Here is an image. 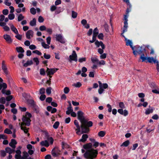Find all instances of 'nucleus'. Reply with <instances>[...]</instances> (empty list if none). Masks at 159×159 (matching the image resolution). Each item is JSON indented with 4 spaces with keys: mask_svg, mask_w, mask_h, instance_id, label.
I'll list each match as a JSON object with an SVG mask.
<instances>
[{
    "mask_svg": "<svg viewBox=\"0 0 159 159\" xmlns=\"http://www.w3.org/2000/svg\"><path fill=\"white\" fill-rule=\"evenodd\" d=\"M84 113L81 111H79L77 113V119L81 123V128L82 133H87L89 131V127L93 126V123L92 121H88L85 118Z\"/></svg>",
    "mask_w": 159,
    "mask_h": 159,
    "instance_id": "nucleus-1",
    "label": "nucleus"
},
{
    "mask_svg": "<svg viewBox=\"0 0 159 159\" xmlns=\"http://www.w3.org/2000/svg\"><path fill=\"white\" fill-rule=\"evenodd\" d=\"M92 143H89L84 144L83 148L87 150L84 154V157L87 159H94L97 156L98 151L92 148Z\"/></svg>",
    "mask_w": 159,
    "mask_h": 159,
    "instance_id": "nucleus-2",
    "label": "nucleus"
},
{
    "mask_svg": "<svg viewBox=\"0 0 159 159\" xmlns=\"http://www.w3.org/2000/svg\"><path fill=\"white\" fill-rule=\"evenodd\" d=\"M135 49L138 50V54L141 55L143 54H147L145 46L144 45L140 46L139 45L135 46Z\"/></svg>",
    "mask_w": 159,
    "mask_h": 159,
    "instance_id": "nucleus-3",
    "label": "nucleus"
},
{
    "mask_svg": "<svg viewBox=\"0 0 159 159\" xmlns=\"http://www.w3.org/2000/svg\"><path fill=\"white\" fill-rule=\"evenodd\" d=\"M69 61L70 62H71L72 61L76 62L77 61V56L75 51H73L72 55L69 56Z\"/></svg>",
    "mask_w": 159,
    "mask_h": 159,
    "instance_id": "nucleus-4",
    "label": "nucleus"
},
{
    "mask_svg": "<svg viewBox=\"0 0 159 159\" xmlns=\"http://www.w3.org/2000/svg\"><path fill=\"white\" fill-rule=\"evenodd\" d=\"M27 103L33 109H34L35 111L36 110L38 106H36V104L35 103L34 101L33 100L28 99L27 100Z\"/></svg>",
    "mask_w": 159,
    "mask_h": 159,
    "instance_id": "nucleus-5",
    "label": "nucleus"
},
{
    "mask_svg": "<svg viewBox=\"0 0 159 159\" xmlns=\"http://www.w3.org/2000/svg\"><path fill=\"white\" fill-rule=\"evenodd\" d=\"M22 120L23 122L22 123L24 124V125H25L27 126H30L31 121V120L30 118H28L27 117L25 116H23Z\"/></svg>",
    "mask_w": 159,
    "mask_h": 159,
    "instance_id": "nucleus-6",
    "label": "nucleus"
},
{
    "mask_svg": "<svg viewBox=\"0 0 159 159\" xmlns=\"http://www.w3.org/2000/svg\"><path fill=\"white\" fill-rule=\"evenodd\" d=\"M58 70V69L56 68H47V69L46 71L47 73V75H53Z\"/></svg>",
    "mask_w": 159,
    "mask_h": 159,
    "instance_id": "nucleus-7",
    "label": "nucleus"
},
{
    "mask_svg": "<svg viewBox=\"0 0 159 159\" xmlns=\"http://www.w3.org/2000/svg\"><path fill=\"white\" fill-rule=\"evenodd\" d=\"M56 40L62 43H65V39H63L61 34H57L56 35Z\"/></svg>",
    "mask_w": 159,
    "mask_h": 159,
    "instance_id": "nucleus-8",
    "label": "nucleus"
},
{
    "mask_svg": "<svg viewBox=\"0 0 159 159\" xmlns=\"http://www.w3.org/2000/svg\"><path fill=\"white\" fill-rule=\"evenodd\" d=\"M3 38L8 43H11L13 41L10 36L8 34H4L3 35Z\"/></svg>",
    "mask_w": 159,
    "mask_h": 159,
    "instance_id": "nucleus-9",
    "label": "nucleus"
},
{
    "mask_svg": "<svg viewBox=\"0 0 159 159\" xmlns=\"http://www.w3.org/2000/svg\"><path fill=\"white\" fill-rule=\"evenodd\" d=\"M95 44L98 47H99L100 46H101L102 48V49H105V45L103 43V42L101 41H99L98 40H97L96 42H95Z\"/></svg>",
    "mask_w": 159,
    "mask_h": 159,
    "instance_id": "nucleus-10",
    "label": "nucleus"
},
{
    "mask_svg": "<svg viewBox=\"0 0 159 159\" xmlns=\"http://www.w3.org/2000/svg\"><path fill=\"white\" fill-rule=\"evenodd\" d=\"M118 112L121 115H124V116H126L128 114V111L126 110H125L124 111L122 109H119L118 110Z\"/></svg>",
    "mask_w": 159,
    "mask_h": 159,
    "instance_id": "nucleus-11",
    "label": "nucleus"
},
{
    "mask_svg": "<svg viewBox=\"0 0 159 159\" xmlns=\"http://www.w3.org/2000/svg\"><path fill=\"white\" fill-rule=\"evenodd\" d=\"M33 31L31 30H28L26 34V38L28 39H31L30 36L32 37L33 35Z\"/></svg>",
    "mask_w": 159,
    "mask_h": 159,
    "instance_id": "nucleus-12",
    "label": "nucleus"
},
{
    "mask_svg": "<svg viewBox=\"0 0 159 159\" xmlns=\"http://www.w3.org/2000/svg\"><path fill=\"white\" fill-rule=\"evenodd\" d=\"M17 142L15 139H12L11 140V142L9 143V145L13 149L16 148V145L17 144Z\"/></svg>",
    "mask_w": 159,
    "mask_h": 159,
    "instance_id": "nucleus-13",
    "label": "nucleus"
},
{
    "mask_svg": "<svg viewBox=\"0 0 159 159\" xmlns=\"http://www.w3.org/2000/svg\"><path fill=\"white\" fill-rule=\"evenodd\" d=\"M74 124L77 127V129H76L75 130H77L76 133L78 134L80 131V128H81V126H80L79 125V123L78 121L76 120H75L74 121Z\"/></svg>",
    "mask_w": 159,
    "mask_h": 159,
    "instance_id": "nucleus-14",
    "label": "nucleus"
},
{
    "mask_svg": "<svg viewBox=\"0 0 159 159\" xmlns=\"http://www.w3.org/2000/svg\"><path fill=\"white\" fill-rule=\"evenodd\" d=\"M128 20H124V25L123 26L122 34H124L125 32L127 31V28L128 27Z\"/></svg>",
    "mask_w": 159,
    "mask_h": 159,
    "instance_id": "nucleus-15",
    "label": "nucleus"
},
{
    "mask_svg": "<svg viewBox=\"0 0 159 159\" xmlns=\"http://www.w3.org/2000/svg\"><path fill=\"white\" fill-rule=\"evenodd\" d=\"M88 138V136L87 134H83L82 136L81 139L79 140V142H85L87 139Z\"/></svg>",
    "mask_w": 159,
    "mask_h": 159,
    "instance_id": "nucleus-16",
    "label": "nucleus"
},
{
    "mask_svg": "<svg viewBox=\"0 0 159 159\" xmlns=\"http://www.w3.org/2000/svg\"><path fill=\"white\" fill-rule=\"evenodd\" d=\"M149 107L150 108L147 109L145 112V114L146 115H148L150 113H152L153 112L154 108H153V107H151L150 106H149Z\"/></svg>",
    "mask_w": 159,
    "mask_h": 159,
    "instance_id": "nucleus-17",
    "label": "nucleus"
},
{
    "mask_svg": "<svg viewBox=\"0 0 159 159\" xmlns=\"http://www.w3.org/2000/svg\"><path fill=\"white\" fill-rule=\"evenodd\" d=\"M6 152L9 153V154H11L15 152L14 149H11L10 148L7 147L5 148Z\"/></svg>",
    "mask_w": 159,
    "mask_h": 159,
    "instance_id": "nucleus-18",
    "label": "nucleus"
},
{
    "mask_svg": "<svg viewBox=\"0 0 159 159\" xmlns=\"http://www.w3.org/2000/svg\"><path fill=\"white\" fill-rule=\"evenodd\" d=\"M40 144L41 146H44L48 147L49 146V144L48 140H45V141H42L40 143Z\"/></svg>",
    "mask_w": 159,
    "mask_h": 159,
    "instance_id": "nucleus-19",
    "label": "nucleus"
},
{
    "mask_svg": "<svg viewBox=\"0 0 159 159\" xmlns=\"http://www.w3.org/2000/svg\"><path fill=\"white\" fill-rule=\"evenodd\" d=\"M11 29L12 31L15 34H18V32L16 28L14 26L13 24H11L10 25Z\"/></svg>",
    "mask_w": 159,
    "mask_h": 159,
    "instance_id": "nucleus-20",
    "label": "nucleus"
},
{
    "mask_svg": "<svg viewBox=\"0 0 159 159\" xmlns=\"http://www.w3.org/2000/svg\"><path fill=\"white\" fill-rule=\"evenodd\" d=\"M24 125V124L23 123H21V126H20L21 129L22 130H23L24 131V132L25 133L27 134L28 132V131L27 129L26 128V127H24L23 126Z\"/></svg>",
    "mask_w": 159,
    "mask_h": 159,
    "instance_id": "nucleus-21",
    "label": "nucleus"
},
{
    "mask_svg": "<svg viewBox=\"0 0 159 159\" xmlns=\"http://www.w3.org/2000/svg\"><path fill=\"white\" fill-rule=\"evenodd\" d=\"M46 136L48 140L50 142L51 144H53L54 141L53 138L52 137H49V135L48 134H46Z\"/></svg>",
    "mask_w": 159,
    "mask_h": 159,
    "instance_id": "nucleus-22",
    "label": "nucleus"
},
{
    "mask_svg": "<svg viewBox=\"0 0 159 159\" xmlns=\"http://www.w3.org/2000/svg\"><path fill=\"white\" fill-rule=\"evenodd\" d=\"M145 54H143L141 55L140 58L142 59V62H145L147 63V61L148 60V57H145Z\"/></svg>",
    "mask_w": 159,
    "mask_h": 159,
    "instance_id": "nucleus-23",
    "label": "nucleus"
},
{
    "mask_svg": "<svg viewBox=\"0 0 159 159\" xmlns=\"http://www.w3.org/2000/svg\"><path fill=\"white\" fill-rule=\"evenodd\" d=\"M16 51L18 52L23 53L24 52V50L21 47H17L16 48Z\"/></svg>",
    "mask_w": 159,
    "mask_h": 159,
    "instance_id": "nucleus-24",
    "label": "nucleus"
},
{
    "mask_svg": "<svg viewBox=\"0 0 159 159\" xmlns=\"http://www.w3.org/2000/svg\"><path fill=\"white\" fill-rule=\"evenodd\" d=\"M125 41L126 42V45L127 46H129L130 47L132 45V42L131 41L127 39L126 38H125Z\"/></svg>",
    "mask_w": 159,
    "mask_h": 159,
    "instance_id": "nucleus-25",
    "label": "nucleus"
},
{
    "mask_svg": "<svg viewBox=\"0 0 159 159\" xmlns=\"http://www.w3.org/2000/svg\"><path fill=\"white\" fill-rule=\"evenodd\" d=\"M23 155L22 157V159H26L29 156L28 153L26 151H25L23 152Z\"/></svg>",
    "mask_w": 159,
    "mask_h": 159,
    "instance_id": "nucleus-26",
    "label": "nucleus"
},
{
    "mask_svg": "<svg viewBox=\"0 0 159 159\" xmlns=\"http://www.w3.org/2000/svg\"><path fill=\"white\" fill-rule=\"evenodd\" d=\"M33 64V62L32 60L28 61L26 63H24L23 66L25 67H27Z\"/></svg>",
    "mask_w": 159,
    "mask_h": 159,
    "instance_id": "nucleus-27",
    "label": "nucleus"
},
{
    "mask_svg": "<svg viewBox=\"0 0 159 159\" xmlns=\"http://www.w3.org/2000/svg\"><path fill=\"white\" fill-rule=\"evenodd\" d=\"M30 25L32 26H34L36 25V19L35 18H34L30 22Z\"/></svg>",
    "mask_w": 159,
    "mask_h": 159,
    "instance_id": "nucleus-28",
    "label": "nucleus"
},
{
    "mask_svg": "<svg viewBox=\"0 0 159 159\" xmlns=\"http://www.w3.org/2000/svg\"><path fill=\"white\" fill-rule=\"evenodd\" d=\"M106 133L105 131H100L98 134V136L99 137H103L105 135Z\"/></svg>",
    "mask_w": 159,
    "mask_h": 159,
    "instance_id": "nucleus-29",
    "label": "nucleus"
},
{
    "mask_svg": "<svg viewBox=\"0 0 159 159\" xmlns=\"http://www.w3.org/2000/svg\"><path fill=\"white\" fill-rule=\"evenodd\" d=\"M91 61H92V62L93 63H97V64H98V63L99 61L98 59L96 58H94L93 57H92L91 58Z\"/></svg>",
    "mask_w": 159,
    "mask_h": 159,
    "instance_id": "nucleus-30",
    "label": "nucleus"
},
{
    "mask_svg": "<svg viewBox=\"0 0 159 159\" xmlns=\"http://www.w3.org/2000/svg\"><path fill=\"white\" fill-rule=\"evenodd\" d=\"M42 46L45 49L48 48L49 49L50 48V46L48 45L49 44H47L45 43L44 42H42L41 43Z\"/></svg>",
    "mask_w": 159,
    "mask_h": 159,
    "instance_id": "nucleus-31",
    "label": "nucleus"
},
{
    "mask_svg": "<svg viewBox=\"0 0 159 159\" xmlns=\"http://www.w3.org/2000/svg\"><path fill=\"white\" fill-rule=\"evenodd\" d=\"M129 144V140H126L121 145V146H124L125 147L128 146Z\"/></svg>",
    "mask_w": 159,
    "mask_h": 159,
    "instance_id": "nucleus-32",
    "label": "nucleus"
},
{
    "mask_svg": "<svg viewBox=\"0 0 159 159\" xmlns=\"http://www.w3.org/2000/svg\"><path fill=\"white\" fill-rule=\"evenodd\" d=\"M7 87V84L5 83H3L2 84L0 83V90H1L2 88L4 89H6Z\"/></svg>",
    "mask_w": 159,
    "mask_h": 159,
    "instance_id": "nucleus-33",
    "label": "nucleus"
},
{
    "mask_svg": "<svg viewBox=\"0 0 159 159\" xmlns=\"http://www.w3.org/2000/svg\"><path fill=\"white\" fill-rule=\"evenodd\" d=\"M67 110L66 111V113L67 115H69L70 114L71 112H72L73 110L72 108L70 107H68L67 108Z\"/></svg>",
    "mask_w": 159,
    "mask_h": 159,
    "instance_id": "nucleus-34",
    "label": "nucleus"
},
{
    "mask_svg": "<svg viewBox=\"0 0 159 159\" xmlns=\"http://www.w3.org/2000/svg\"><path fill=\"white\" fill-rule=\"evenodd\" d=\"M59 125V122H56L53 125V128L55 129H57Z\"/></svg>",
    "mask_w": 159,
    "mask_h": 159,
    "instance_id": "nucleus-35",
    "label": "nucleus"
},
{
    "mask_svg": "<svg viewBox=\"0 0 159 159\" xmlns=\"http://www.w3.org/2000/svg\"><path fill=\"white\" fill-rule=\"evenodd\" d=\"M52 89V88L51 87H48L47 89L46 90V92L48 95H49L51 93Z\"/></svg>",
    "mask_w": 159,
    "mask_h": 159,
    "instance_id": "nucleus-36",
    "label": "nucleus"
},
{
    "mask_svg": "<svg viewBox=\"0 0 159 159\" xmlns=\"http://www.w3.org/2000/svg\"><path fill=\"white\" fill-rule=\"evenodd\" d=\"M24 18V17L21 14H19V15L18 17V21H20Z\"/></svg>",
    "mask_w": 159,
    "mask_h": 159,
    "instance_id": "nucleus-37",
    "label": "nucleus"
},
{
    "mask_svg": "<svg viewBox=\"0 0 159 159\" xmlns=\"http://www.w3.org/2000/svg\"><path fill=\"white\" fill-rule=\"evenodd\" d=\"M8 17L10 20H12L15 18V15L13 13L10 14L8 16Z\"/></svg>",
    "mask_w": 159,
    "mask_h": 159,
    "instance_id": "nucleus-38",
    "label": "nucleus"
},
{
    "mask_svg": "<svg viewBox=\"0 0 159 159\" xmlns=\"http://www.w3.org/2000/svg\"><path fill=\"white\" fill-rule=\"evenodd\" d=\"M4 133L7 134H12V132L8 128H6L5 129Z\"/></svg>",
    "mask_w": 159,
    "mask_h": 159,
    "instance_id": "nucleus-39",
    "label": "nucleus"
},
{
    "mask_svg": "<svg viewBox=\"0 0 159 159\" xmlns=\"http://www.w3.org/2000/svg\"><path fill=\"white\" fill-rule=\"evenodd\" d=\"M55 148H53L51 152L52 154L54 157H57L59 156L58 154L56 153V152L54 151Z\"/></svg>",
    "mask_w": 159,
    "mask_h": 159,
    "instance_id": "nucleus-40",
    "label": "nucleus"
},
{
    "mask_svg": "<svg viewBox=\"0 0 159 159\" xmlns=\"http://www.w3.org/2000/svg\"><path fill=\"white\" fill-rule=\"evenodd\" d=\"M98 33L99 32L98 29L97 27H96L93 30V34L98 35Z\"/></svg>",
    "mask_w": 159,
    "mask_h": 159,
    "instance_id": "nucleus-41",
    "label": "nucleus"
},
{
    "mask_svg": "<svg viewBox=\"0 0 159 159\" xmlns=\"http://www.w3.org/2000/svg\"><path fill=\"white\" fill-rule=\"evenodd\" d=\"M40 74L41 75H45V72L44 68H41L40 70Z\"/></svg>",
    "mask_w": 159,
    "mask_h": 159,
    "instance_id": "nucleus-42",
    "label": "nucleus"
},
{
    "mask_svg": "<svg viewBox=\"0 0 159 159\" xmlns=\"http://www.w3.org/2000/svg\"><path fill=\"white\" fill-rule=\"evenodd\" d=\"M77 13L74 11H72V17L73 18H75L77 17Z\"/></svg>",
    "mask_w": 159,
    "mask_h": 159,
    "instance_id": "nucleus-43",
    "label": "nucleus"
},
{
    "mask_svg": "<svg viewBox=\"0 0 159 159\" xmlns=\"http://www.w3.org/2000/svg\"><path fill=\"white\" fill-rule=\"evenodd\" d=\"M30 13L33 15H35L36 13V11L34 7H32L30 9Z\"/></svg>",
    "mask_w": 159,
    "mask_h": 159,
    "instance_id": "nucleus-44",
    "label": "nucleus"
},
{
    "mask_svg": "<svg viewBox=\"0 0 159 159\" xmlns=\"http://www.w3.org/2000/svg\"><path fill=\"white\" fill-rule=\"evenodd\" d=\"M119 106L121 109L125 108V104L122 102H120L119 103Z\"/></svg>",
    "mask_w": 159,
    "mask_h": 159,
    "instance_id": "nucleus-45",
    "label": "nucleus"
},
{
    "mask_svg": "<svg viewBox=\"0 0 159 159\" xmlns=\"http://www.w3.org/2000/svg\"><path fill=\"white\" fill-rule=\"evenodd\" d=\"M54 148H55V152L58 154V155H60L61 151L60 150L59 148L58 147H55Z\"/></svg>",
    "mask_w": 159,
    "mask_h": 159,
    "instance_id": "nucleus-46",
    "label": "nucleus"
},
{
    "mask_svg": "<svg viewBox=\"0 0 159 159\" xmlns=\"http://www.w3.org/2000/svg\"><path fill=\"white\" fill-rule=\"evenodd\" d=\"M45 93V89L43 88H41L39 90V94H43Z\"/></svg>",
    "mask_w": 159,
    "mask_h": 159,
    "instance_id": "nucleus-47",
    "label": "nucleus"
},
{
    "mask_svg": "<svg viewBox=\"0 0 159 159\" xmlns=\"http://www.w3.org/2000/svg\"><path fill=\"white\" fill-rule=\"evenodd\" d=\"M6 102V99L4 97H2L0 98V103L4 104Z\"/></svg>",
    "mask_w": 159,
    "mask_h": 159,
    "instance_id": "nucleus-48",
    "label": "nucleus"
},
{
    "mask_svg": "<svg viewBox=\"0 0 159 159\" xmlns=\"http://www.w3.org/2000/svg\"><path fill=\"white\" fill-rule=\"evenodd\" d=\"M70 91V89L68 87H65L64 89V92L65 94H67Z\"/></svg>",
    "mask_w": 159,
    "mask_h": 159,
    "instance_id": "nucleus-49",
    "label": "nucleus"
},
{
    "mask_svg": "<svg viewBox=\"0 0 159 159\" xmlns=\"http://www.w3.org/2000/svg\"><path fill=\"white\" fill-rule=\"evenodd\" d=\"M153 58L152 57H148V60L147 61V63L148 62L150 63H152L153 61Z\"/></svg>",
    "mask_w": 159,
    "mask_h": 159,
    "instance_id": "nucleus-50",
    "label": "nucleus"
},
{
    "mask_svg": "<svg viewBox=\"0 0 159 159\" xmlns=\"http://www.w3.org/2000/svg\"><path fill=\"white\" fill-rule=\"evenodd\" d=\"M104 37V35L102 33H100L98 35V38L101 40H103Z\"/></svg>",
    "mask_w": 159,
    "mask_h": 159,
    "instance_id": "nucleus-51",
    "label": "nucleus"
},
{
    "mask_svg": "<svg viewBox=\"0 0 159 159\" xmlns=\"http://www.w3.org/2000/svg\"><path fill=\"white\" fill-rule=\"evenodd\" d=\"M34 61L36 63V65H39V59L37 57L34 58L33 59Z\"/></svg>",
    "mask_w": 159,
    "mask_h": 159,
    "instance_id": "nucleus-52",
    "label": "nucleus"
},
{
    "mask_svg": "<svg viewBox=\"0 0 159 159\" xmlns=\"http://www.w3.org/2000/svg\"><path fill=\"white\" fill-rule=\"evenodd\" d=\"M16 35L15 36V37L19 40H21L22 38V36L19 34H16Z\"/></svg>",
    "mask_w": 159,
    "mask_h": 159,
    "instance_id": "nucleus-53",
    "label": "nucleus"
},
{
    "mask_svg": "<svg viewBox=\"0 0 159 159\" xmlns=\"http://www.w3.org/2000/svg\"><path fill=\"white\" fill-rule=\"evenodd\" d=\"M44 57L47 59H48L51 57V56L49 54H47L46 53H44L43 55Z\"/></svg>",
    "mask_w": 159,
    "mask_h": 159,
    "instance_id": "nucleus-54",
    "label": "nucleus"
},
{
    "mask_svg": "<svg viewBox=\"0 0 159 159\" xmlns=\"http://www.w3.org/2000/svg\"><path fill=\"white\" fill-rule=\"evenodd\" d=\"M74 86L77 88H80L82 85V84L80 82H78L74 84Z\"/></svg>",
    "mask_w": 159,
    "mask_h": 159,
    "instance_id": "nucleus-55",
    "label": "nucleus"
},
{
    "mask_svg": "<svg viewBox=\"0 0 159 159\" xmlns=\"http://www.w3.org/2000/svg\"><path fill=\"white\" fill-rule=\"evenodd\" d=\"M86 60V57H82L79 58L78 61L80 63H82L84 61H85Z\"/></svg>",
    "mask_w": 159,
    "mask_h": 159,
    "instance_id": "nucleus-56",
    "label": "nucleus"
},
{
    "mask_svg": "<svg viewBox=\"0 0 159 159\" xmlns=\"http://www.w3.org/2000/svg\"><path fill=\"white\" fill-rule=\"evenodd\" d=\"M32 52L36 54L39 56H41L42 55L41 52L38 50L34 51Z\"/></svg>",
    "mask_w": 159,
    "mask_h": 159,
    "instance_id": "nucleus-57",
    "label": "nucleus"
},
{
    "mask_svg": "<svg viewBox=\"0 0 159 159\" xmlns=\"http://www.w3.org/2000/svg\"><path fill=\"white\" fill-rule=\"evenodd\" d=\"M39 30L41 31H43L46 30V28L44 25H41L39 28Z\"/></svg>",
    "mask_w": 159,
    "mask_h": 159,
    "instance_id": "nucleus-58",
    "label": "nucleus"
},
{
    "mask_svg": "<svg viewBox=\"0 0 159 159\" xmlns=\"http://www.w3.org/2000/svg\"><path fill=\"white\" fill-rule=\"evenodd\" d=\"M0 152L1 156L2 157H5L6 156V151L5 152L4 150H2Z\"/></svg>",
    "mask_w": 159,
    "mask_h": 159,
    "instance_id": "nucleus-59",
    "label": "nucleus"
},
{
    "mask_svg": "<svg viewBox=\"0 0 159 159\" xmlns=\"http://www.w3.org/2000/svg\"><path fill=\"white\" fill-rule=\"evenodd\" d=\"M46 98V96L45 95H44V94L42 95V94L40 96L39 98H40V99L41 101H43Z\"/></svg>",
    "mask_w": 159,
    "mask_h": 159,
    "instance_id": "nucleus-60",
    "label": "nucleus"
},
{
    "mask_svg": "<svg viewBox=\"0 0 159 159\" xmlns=\"http://www.w3.org/2000/svg\"><path fill=\"white\" fill-rule=\"evenodd\" d=\"M12 98H13L12 96L9 95V96H7L6 98V100L7 101H11L12 99Z\"/></svg>",
    "mask_w": 159,
    "mask_h": 159,
    "instance_id": "nucleus-61",
    "label": "nucleus"
},
{
    "mask_svg": "<svg viewBox=\"0 0 159 159\" xmlns=\"http://www.w3.org/2000/svg\"><path fill=\"white\" fill-rule=\"evenodd\" d=\"M52 101V98L51 97H48L46 100V101L47 102L51 103Z\"/></svg>",
    "mask_w": 159,
    "mask_h": 159,
    "instance_id": "nucleus-62",
    "label": "nucleus"
},
{
    "mask_svg": "<svg viewBox=\"0 0 159 159\" xmlns=\"http://www.w3.org/2000/svg\"><path fill=\"white\" fill-rule=\"evenodd\" d=\"M51 40V37L48 36L46 38L47 43L49 45L50 44Z\"/></svg>",
    "mask_w": 159,
    "mask_h": 159,
    "instance_id": "nucleus-63",
    "label": "nucleus"
},
{
    "mask_svg": "<svg viewBox=\"0 0 159 159\" xmlns=\"http://www.w3.org/2000/svg\"><path fill=\"white\" fill-rule=\"evenodd\" d=\"M38 21L40 23H42L44 21L43 18L41 16H39L38 18Z\"/></svg>",
    "mask_w": 159,
    "mask_h": 159,
    "instance_id": "nucleus-64",
    "label": "nucleus"
}]
</instances>
